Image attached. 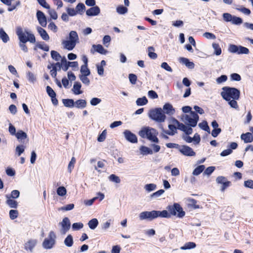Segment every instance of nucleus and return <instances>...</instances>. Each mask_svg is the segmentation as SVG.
I'll list each match as a JSON object with an SVG mask.
<instances>
[{"mask_svg": "<svg viewBox=\"0 0 253 253\" xmlns=\"http://www.w3.org/2000/svg\"><path fill=\"white\" fill-rule=\"evenodd\" d=\"M221 95L226 101H228L230 106L235 109L238 108L236 100L240 97V92L236 88L224 86L222 88Z\"/></svg>", "mask_w": 253, "mask_h": 253, "instance_id": "f257e3e1", "label": "nucleus"}, {"mask_svg": "<svg viewBox=\"0 0 253 253\" xmlns=\"http://www.w3.org/2000/svg\"><path fill=\"white\" fill-rule=\"evenodd\" d=\"M158 133L155 129L149 127H143L139 132V135L142 138H147L150 141L156 143L159 142V140L157 137Z\"/></svg>", "mask_w": 253, "mask_h": 253, "instance_id": "f03ea898", "label": "nucleus"}, {"mask_svg": "<svg viewBox=\"0 0 253 253\" xmlns=\"http://www.w3.org/2000/svg\"><path fill=\"white\" fill-rule=\"evenodd\" d=\"M16 33L20 42H27L34 43L36 42V38L33 34L26 30H23L20 27H18L16 29Z\"/></svg>", "mask_w": 253, "mask_h": 253, "instance_id": "7ed1b4c3", "label": "nucleus"}, {"mask_svg": "<svg viewBox=\"0 0 253 253\" xmlns=\"http://www.w3.org/2000/svg\"><path fill=\"white\" fill-rule=\"evenodd\" d=\"M149 117L158 123L164 122L166 119V116L161 108H157L149 110Z\"/></svg>", "mask_w": 253, "mask_h": 253, "instance_id": "20e7f679", "label": "nucleus"}, {"mask_svg": "<svg viewBox=\"0 0 253 253\" xmlns=\"http://www.w3.org/2000/svg\"><path fill=\"white\" fill-rule=\"evenodd\" d=\"M181 120L185 124L191 127H195L199 120V116L194 112H191L189 114H182Z\"/></svg>", "mask_w": 253, "mask_h": 253, "instance_id": "39448f33", "label": "nucleus"}, {"mask_svg": "<svg viewBox=\"0 0 253 253\" xmlns=\"http://www.w3.org/2000/svg\"><path fill=\"white\" fill-rule=\"evenodd\" d=\"M56 239L55 233L52 231H50L47 237L44 239L42 243V247L46 250L51 249L56 244Z\"/></svg>", "mask_w": 253, "mask_h": 253, "instance_id": "423d86ee", "label": "nucleus"}, {"mask_svg": "<svg viewBox=\"0 0 253 253\" xmlns=\"http://www.w3.org/2000/svg\"><path fill=\"white\" fill-rule=\"evenodd\" d=\"M167 209L171 215H176L179 218L183 217L185 214L182 208L178 203H174L172 206H168Z\"/></svg>", "mask_w": 253, "mask_h": 253, "instance_id": "0eeeda50", "label": "nucleus"}, {"mask_svg": "<svg viewBox=\"0 0 253 253\" xmlns=\"http://www.w3.org/2000/svg\"><path fill=\"white\" fill-rule=\"evenodd\" d=\"M181 124L175 119H171L168 126L169 130L165 131V133L169 135H174L177 133V129H180Z\"/></svg>", "mask_w": 253, "mask_h": 253, "instance_id": "6e6552de", "label": "nucleus"}, {"mask_svg": "<svg viewBox=\"0 0 253 253\" xmlns=\"http://www.w3.org/2000/svg\"><path fill=\"white\" fill-rule=\"evenodd\" d=\"M156 211H145L139 213V218L140 220H148L151 221L156 218Z\"/></svg>", "mask_w": 253, "mask_h": 253, "instance_id": "1a4fd4ad", "label": "nucleus"}, {"mask_svg": "<svg viewBox=\"0 0 253 253\" xmlns=\"http://www.w3.org/2000/svg\"><path fill=\"white\" fill-rule=\"evenodd\" d=\"M178 150L183 155L186 156H194L196 155L195 152L190 147L186 145H182L178 147Z\"/></svg>", "mask_w": 253, "mask_h": 253, "instance_id": "9d476101", "label": "nucleus"}, {"mask_svg": "<svg viewBox=\"0 0 253 253\" xmlns=\"http://www.w3.org/2000/svg\"><path fill=\"white\" fill-rule=\"evenodd\" d=\"M62 227L60 232L62 234H65L69 230L71 226V223L69 219L66 217H64L62 222L59 223Z\"/></svg>", "mask_w": 253, "mask_h": 253, "instance_id": "9b49d317", "label": "nucleus"}, {"mask_svg": "<svg viewBox=\"0 0 253 253\" xmlns=\"http://www.w3.org/2000/svg\"><path fill=\"white\" fill-rule=\"evenodd\" d=\"M123 134L127 141L132 143H135L137 142V136L130 131L128 130H126L124 131Z\"/></svg>", "mask_w": 253, "mask_h": 253, "instance_id": "f8f14e48", "label": "nucleus"}, {"mask_svg": "<svg viewBox=\"0 0 253 253\" xmlns=\"http://www.w3.org/2000/svg\"><path fill=\"white\" fill-rule=\"evenodd\" d=\"M216 181L218 184H221L222 185L221 190L222 191H224V190L230 186V182L227 180L226 177L222 176H218L216 179Z\"/></svg>", "mask_w": 253, "mask_h": 253, "instance_id": "ddd939ff", "label": "nucleus"}, {"mask_svg": "<svg viewBox=\"0 0 253 253\" xmlns=\"http://www.w3.org/2000/svg\"><path fill=\"white\" fill-rule=\"evenodd\" d=\"M95 52H97L103 55H106L108 52L102 45L101 44H93L90 49V52L94 54Z\"/></svg>", "mask_w": 253, "mask_h": 253, "instance_id": "4468645a", "label": "nucleus"}, {"mask_svg": "<svg viewBox=\"0 0 253 253\" xmlns=\"http://www.w3.org/2000/svg\"><path fill=\"white\" fill-rule=\"evenodd\" d=\"M36 15L39 24L43 27H46L47 20L44 14L42 11L38 10Z\"/></svg>", "mask_w": 253, "mask_h": 253, "instance_id": "2eb2a0df", "label": "nucleus"}, {"mask_svg": "<svg viewBox=\"0 0 253 253\" xmlns=\"http://www.w3.org/2000/svg\"><path fill=\"white\" fill-rule=\"evenodd\" d=\"M37 243L38 241L36 239H30L28 240L24 245L25 250L31 252H33Z\"/></svg>", "mask_w": 253, "mask_h": 253, "instance_id": "dca6fc26", "label": "nucleus"}, {"mask_svg": "<svg viewBox=\"0 0 253 253\" xmlns=\"http://www.w3.org/2000/svg\"><path fill=\"white\" fill-rule=\"evenodd\" d=\"M100 12L99 7L97 6H95L87 9L86 11V14L88 16H93L98 15Z\"/></svg>", "mask_w": 253, "mask_h": 253, "instance_id": "f3484780", "label": "nucleus"}, {"mask_svg": "<svg viewBox=\"0 0 253 253\" xmlns=\"http://www.w3.org/2000/svg\"><path fill=\"white\" fill-rule=\"evenodd\" d=\"M62 45L65 49L68 50H72L75 48L76 44L74 43V42L66 40L62 42Z\"/></svg>", "mask_w": 253, "mask_h": 253, "instance_id": "a211bd4d", "label": "nucleus"}, {"mask_svg": "<svg viewBox=\"0 0 253 253\" xmlns=\"http://www.w3.org/2000/svg\"><path fill=\"white\" fill-rule=\"evenodd\" d=\"M164 112L168 115H173L175 112V110L172 105L169 103H166L163 106Z\"/></svg>", "mask_w": 253, "mask_h": 253, "instance_id": "6ab92c4d", "label": "nucleus"}, {"mask_svg": "<svg viewBox=\"0 0 253 253\" xmlns=\"http://www.w3.org/2000/svg\"><path fill=\"white\" fill-rule=\"evenodd\" d=\"M241 139L246 143H250L253 141V136L252 133L247 132L241 134Z\"/></svg>", "mask_w": 253, "mask_h": 253, "instance_id": "aec40b11", "label": "nucleus"}, {"mask_svg": "<svg viewBox=\"0 0 253 253\" xmlns=\"http://www.w3.org/2000/svg\"><path fill=\"white\" fill-rule=\"evenodd\" d=\"M82 84L79 82H75L73 85L72 90L75 95H79L83 93L81 90Z\"/></svg>", "mask_w": 253, "mask_h": 253, "instance_id": "412c9836", "label": "nucleus"}, {"mask_svg": "<svg viewBox=\"0 0 253 253\" xmlns=\"http://www.w3.org/2000/svg\"><path fill=\"white\" fill-rule=\"evenodd\" d=\"M69 40L71 42H74L75 44H77L79 42V38L77 33L76 31H72L69 33Z\"/></svg>", "mask_w": 253, "mask_h": 253, "instance_id": "4be33fe9", "label": "nucleus"}, {"mask_svg": "<svg viewBox=\"0 0 253 253\" xmlns=\"http://www.w3.org/2000/svg\"><path fill=\"white\" fill-rule=\"evenodd\" d=\"M37 29L42 40L48 41L49 39V37L44 29L40 27H38Z\"/></svg>", "mask_w": 253, "mask_h": 253, "instance_id": "5701e85b", "label": "nucleus"}, {"mask_svg": "<svg viewBox=\"0 0 253 253\" xmlns=\"http://www.w3.org/2000/svg\"><path fill=\"white\" fill-rule=\"evenodd\" d=\"M6 203L7 205L9 206V207L11 208H16L17 207L18 203L17 202L12 199L9 196V195H6Z\"/></svg>", "mask_w": 253, "mask_h": 253, "instance_id": "b1692460", "label": "nucleus"}, {"mask_svg": "<svg viewBox=\"0 0 253 253\" xmlns=\"http://www.w3.org/2000/svg\"><path fill=\"white\" fill-rule=\"evenodd\" d=\"M139 150L141 154L142 155H152L153 153V151L151 149L145 146H140Z\"/></svg>", "mask_w": 253, "mask_h": 253, "instance_id": "393cba45", "label": "nucleus"}, {"mask_svg": "<svg viewBox=\"0 0 253 253\" xmlns=\"http://www.w3.org/2000/svg\"><path fill=\"white\" fill-rule=\"evenodd\" d=\"M156 218L162 217V218H169L171 215L170 212L169 213L167 211L164 210L163 211H156Z\"/></svg>", "mask_w": 253, "mask_h": 253, "instance_id": "a878e982", "label": "nucleus"}, {"mask_svg": "<svg viewBox=\"0 0 253 253\" xmlns=\"http://www.w3.org/2000/svg\"><path fill=\"white\" fill-rule=\"evenodd\" d=\"M179 61L180 63L185 65L189 69H192L194 67V64L189 61L187 58L184 57H180L179 59Z\"/></svg>", "mask_w": 253, "mask_h": 253, "instance_id": "bb28decb", "label": "nucleus"}, {"mask_svg": "<svg viewBox=\"0 0 253 253\" xmlns=\"http://www.w3.org/2000/svg\"><path fill=\"white\" fill-rule=\"evenodd\" d=\"M187 205L193 209H199L200 207L197 204V201L193 199L188 198L187 199Z\"/></svg>", "mask_w": 253, "mask_h": 253, "instance_id": "cd10ccee", "label": "nucleus"}, {"mask_svg": "<svg viewBox=\"0 0 253 253\" xmlns=\"http://www.w3.org/2000/svg\"><path fill=\"white\" fill-rule=\"evenodd\" d=\"M74 107L77 108H84L86 106V101L84 99H79L74 102Z\"/></svg>", "mask_w": 253, "mask_h": 253, "instance_id": "c85d7f7f", "label": "nucleus"}, {"mask_svg": "<svg viewBox=\"0 0 253 253\" xmlns=\"http://www.w3.org/2000/svg\"><path fill=\"white\" fill-rule=\"evenodd\" d=\"M0 38L4 43H6L9 40L8 35L2 28L0 29Z\"/></svg>", "mask_w": 253, "mask_h": 253, "instance_id": "c756f323", "label": "nucleus"}, {"mask_svg": "<svg viewBox=\"0 0 253 253\" xmlns=\"http://www.w3.org/2000/svg\"><path fill=\"white\" fill-rule=\"evenodd\" d=\"M180 126V130L184 131L185 132V134L189 135L192 133L193 129L191 127L186 126L182 123Z\"/></svg>", "mask_w": 253, "mask_h": 253, "instance_id": "7c9ffc66", "label": "nucleus"}, {"mask_svg": "<svg viewBox=\"0 0 253 253\" xmlns=\"http://www.w3.org/2000/svg\"><path fill=\"white\" fill-rule=\"evenodd\" d=\"M98 224V221L96 218H93L88 222L89 227L92 229H95Z\"/></svg>", "mask_w": 253, "mask_h": 253, "instance_id": "2f4dec72", "label": "nucleus"}, {"mask_svg": "<svg viewBox=\"0 0 253 253\" xmlns=\"http://www.w3.org/2000/svg\"><path fill=\"white\" fill-rule=\"evenodd\" d=\"M196 246V244L194 242H187L183 246L181 247L180 249L182 250H190L195 248Z\"/></svg>", "mask_w": 253, "mask_h": 253, "instance_id": "473e14b6", "label": "nucleus"}, {"mask_svg": "<svg viewBox=\"0 0 253 253\" xmlns=\"http://www.w3.org/2000/svg\"><path fill=\"white\" fill-rule=\"evenodd\" d=\"M212 47L214 49L213 53L216 55H219L221 54V49L218 43H212Z\"/></svg>", "mask_w": 253, "mask_h": 253, "instance_id": "72a5a7b5", "label": "nucleus"}, {"mask_svg": "<svg viewBox=\"0 0 253 253\" xmlns=\"http://www.w3.org/2000/svg\"><path fill=\"white\" fill-rule=\"evenodd\" d=\"M154 48L153 46H149L148 47V56L153 59H155L157 58V54L154 51Z\"/></svg>", "mask_w": 253, "mask_h": 253, "instance_id": "f704fd0d", "label": "nucleus"}, {"mask_svg": "<svg viewBox=\"0 0 253 253\" xmlns=\"http://www.w3.org/2000/svg\"><path fill=\"white\" fill-rule=\"evenodd\" d=\"M63 103L65 106L70 108L74 107V101L72 99H66L63 100Z\"/></svg>", "mask_w": 253, "mask_h": 253, "instance_id": "c9c22d12", "label": "nucleus"}, {"mask_svg": "<svg viewBox=\"0 0 253 253\" xmlns=\"http://www.w3.org/2000/svg\"><path fill=\"white\" fill-rule=\"evenodd\" d=\"M65 245L68 247H71L73 244V238L72 235H68L64 240Z\"/></svg>", "mask_w": 253, "mask_h": 253, "instance_id": "e433bc0d", "label": "nucleus"}, {"mask_svg": "<svg viewBox=\"0 0 253 253\" xmlns=\"http://www.w3.org/2000/svg\"><path fill=\"white\" fill-rule=\"evenodd\" d=\"M51 56L53 59L56 61L61 60V59L62 58L60 54L56 51L54 50H52L51 51Z\"/></svg>", "mask_w": 253, "mask_h": 253, "instance_id": "4c0bfd02", "label": "nucleus"}, {"mask_svg": "<svg viewBox=\"0 0 253 253\" xmlns=\"http://www.w3.org/2000/svg\"><path fill=\"white\" fill-rule=\"evenodd\" d=\"M27 78L29 82L34 84L36 82V77L34 73L31 72L27 73Z\"/></svg>", "mask_w": 253, "mask_h": 253, "instance_id": "58836bf2", "label": "nucleus"}, {"mask_svg": "<svg viewBox=\"0 0 253 253\" xmlns=\"http://www.w3.org/2000/svg\"><path fill=\"white\" fill-rule=\"evenodd\" d=\"M249 49L247 48V47L242 46L241 45L238 46V54H248L249 53Z\"/></svg>", "mask_w": 253, "mask_h": 253, "instance_id": "ea45409f", "label": "nucleus"}, {"mask_svg": "<svg viewBox=\"0 0 253 253\" xmlns=\"http://www.w3.org/2000/svg\"><path fill=\"white\" fill-rule=\"evenodd\" d=\"M205 167L204 165H200L197 167L193 170L192 174L194 175H198L200 174L205 169Z\"/></svg>", "mask_w": 253, "mask_h": 253, "instance_id": "a19ab883", "label": "nucleus"}, {"mask_svg": "<svg viewBox=\"0 0 253 253\" xmlns=\"http://www.w3.org/2000/svg\"><path fill=\"white\" fill-rule=\"evenodd\" d=\"M148 103V100L146 97L144 96L141 98H138L136 101V103L138 106H143L146 105Z\"/></svg>", "mask_w": 253, "mask_h": 253, "instance_id": "79ce46f5", "label": "nucleus"}, {"mask_svg": "<svg viewBox=\"0 0 253 253\" xmlns=\"http://www.w3.org/2000/svg\"><path fill=\"white\" fill-rule=\"evenodd\" d=\"M16 137L19 140L26 139L27 137V134L22 130H18L16 134Z\"/></svg>", "mask_w": 253, "mask_h": 253, "instance_id": "37998d69", "label": "nucleus"}, {"mask_svg": "<svg viewBox=\"0 0 253 253\" xmlns=\"http://www.w3.org/2000/svg\"><path fill=\"white\" fill-rule=\"evenodd\" d=\"M157 188L156 184L153 183L147 184L145 185L144 189L148 192L155 190Z\"/></svg>", "mask_w": 253, "mask_h": 253, "instance_id": "c03bdc74", "label": "nucleus"}, {"mask_svg": "<svg viewBox=\"0 0 253 253\" xmlns=\"http://www.w3.org/2000/svg\"><path fill=\"white\" fill-rule=\"evenodd\" d=\"M36 47H38L45 51H48L49 50V46L43 42L37 43L36 47L34 48L35 50H36Z\"/></svg>", "mask_w": 253, "mask_h": 253, "instance_id": "a18cd8bd", "label": "nucleus"}, {"mask_svg": "<svg viewBox=\"0 0 253 253\" xmlns=\"http://www.w3.org/2000/svg\"><path fill=\"white\" fill-rule=\"evenodd\" d=\"M116 11L120 14H125L127 12L128 9L126 7L120 5L117 7Z\"/></svg>", "mask_w": 253, "mask_h": 253, "instance_id": "49530a36", "label": "nucleus"}, {"mask_svg": "<svg viewBox=\"0 0 253 253\" xmlns=\"http://www.w3.org/2000/svg\"><path fill=\"white\" fill-rule=\"evenodd\" d=\"M81 75H89L90 74V71L87 68V65H83L81 68Z\"/></svg>", "mask_w": 253, "mask_h": 253, "instance_id": "de8ad7c7", "label": "nucleus"}, {"mask_svg": "<svg viewBox=\"0 0 253 253\" xmlns=\"http://www.w3.org/2000/svg\"><path fill=\"white\" fill-rule=\"evenodd\" d=\"M67 193L66 188L63 186H60L57 189V194L59 196H64Z\"/></svg>", "mask_w": 253, "mask_h": 253, "instance_id": "09e8293b", "label": "nucleus"}, {"mask_svg": "<svg viewBox=\"0 0 253 253\" xmlns=\"http://www.w3.org/2000/svg\"><path fill=\"white\" fill-rule=\"evenodd\" d=\"M25 150V146L23 145H18L15 149L16 154L18 156H20Z\"/></svg>", "mask_w": 253, "mask_h": 253, "instance_id": "8fccbe9b", "label": "nucleus"}, {"mask_svg": "<svg viewBox=\"0 0 253 253\" xmlns=\"http://www.w3.org/2000/svg\"><path fill=\"white\" fill-rule=\"evenodd\" d=\"M74 205L73 204H70L66 205L65 206L59 208V211H68L73 210L74 208Z\"/></svg>", "mask_w": 253, "mask_h": 253, "instance_id": "3c124183", "label": "nucleus"}, {"mask_svg": "<svg viewBox=\"0 0 253 253\" xmlns=\"http://www.w3.org/2000/svg\"><path fill=\"white\" fill-rule=\"evenodd\" d=\"M88 75H80V79L83 82V84H85L86 85H88L90 84V81L89 79L87 77Z\"/></svg>", "mask_w": 253, "mask_h": 253, "instance_id": "603ef678", "label": "nucleus"}, {"mask_svg": "<svg viewBox=\"0 0 253 253\" xmlns=\"http://www.w3.org/2000/svg\"><path fill=\"white\" fill-rule=\"evenodd\" d=\"M18 215V211L17 210H11L9 211V217L12 220L15 219Z\"/></svg>", "mask_w": 253, "mask_h": 253, "instance_id": "864d4df0", "label": "nucleus"}, {"mask_svg": "<svg viewBox=\"0 0 253 253\" xmlns=\"http://www.w3.org/2000/svg\"><path fill=\"white\" fill-rule=\"evenodd\" d=\"M76 163V159L75 157H72L68 166V170L71 173L72 169L74 167V165Z\"/></svg>", "mask_w": 253, "mask_h": 253, "instance_id": "5fc2aeb1", "label": "nucleus"}, {"mask_svg": "<svg viewBox=\"0 0 253 253\" xmlns=\"http://www.w3.org/2000/svg\"><path fill=\"white\" fill-rule=\"evenodd\" d=\"M48 13L49 15H50L51 18L56 20L58 18V15L57 12L55 11L54 9H51L49 8V9H48Z\"/></svg>", "mask_w": 253, "mask_h": 253, "instance_id": "6e6d98bb", "label": "nucleus"}, {"mask_svg": "<svg viewBox=\"0 0 253 253\" xmlns=\"http://www.w3.org/2000/svg\"><path fill=\"white\" fill-rule=\"evenodd\" d=\"M109 179L110 181L115 182L116 183H119L121 182V180H120V178L118 176H116V175L113 174H111L109 176Z\"/></svg>", "mask_w": 253, "mask_h": 253, "instance_id": "4d7b16f0", "label": "nucleus"}, {"mask_svg": "<svg viewBox=\"0 0 253 253\" xmlns=\"http://www.w3.org/2000/svg\"><path fill=\"white\" fill-rule=\"evenodd\" d=\"M199 127L203 129V130H205L207 131H208L209 133H210V128L208 125V124L207 122H203L199 124Z\"/></svg>", "mask_w": 253, "mask_h": 253, "instance_id": "13d9d810", "label": "nucleus"}, {"mask_svg": "<svg viewBox=\"0 0 253 253\" xmlns=\"http://www.w3.org/2000/svg\"><path fill=\"white\" fill-rule=\"evenodd\" d=\"M61 61V64H62V69L64 71H67L68 69V67L67 66V59H66V57L65 56L62 57Z\"/></svg>", "mask_w": 253, "mask_h": 253, "instance_id": "bf43d9fd", "label": "nucleus"}, {"mask_svg": "<svg viewBox=\"0 0 253 253\" xmlns=\"http://www.w3.org/2000/svg\"><path fill=\"white\" fill-rule=\"evenodd\" d=\"M106 130H104L97 138L98 142H103L105 140L106 137Z\"/></svg>", "mask_w": 253, "mask_h": 253, "instance_id": "052dcab7", "label": "nucleus"}, {"mask_svg": "<svg viewBox=\"0 0 253 253\" xmlns=\"http://www.w3.org/2000/svg\"><path fill=\"white\" fill-rule=\"evenodd\" d=\"M67 12L69 16H74L77 14L76 9L68 7L66 9Z\"/></svg>", "mask_w": 253, "mask_h": 253, "instance_id": "680f3d73", "label": "nucleus"}, {"mask_svg": "<svg viewBox=\"0 0 253 253\" xmlns=\"http://www.w3.org/2000/svg\"><path fill=\"white\" fill-rule=\"evenodd\" d=\"M164 192H165V190H163V189L159 190L158 191L153 193L151 195V197L152 198H156L159 197L162 194H163L164 193Z\"/></svg>", "mask_w": 253, "mask_h": 253, "instance_id": "e2e57ef3", "label": "nucleus"}, {"mask_svg": "<svg viewBox=\"0 0 253 253\" xmlns=\"http://www.w3.org/2000/svg\"><path fill=\"white\" fill-rule=\"evenodd\" d=\"M236 9L238 11L242 12L243 13H244L247 15H250L251 13V11L249 9L247 8L244 7H241L240 8H237Z\"/></svg>", "mask_w": 253, "mask_h": 253, "instance_id": "0e129e2a", "label": "nucleus"}, {"mask_svg": "<svg viewBox=\"0 0 253 253\" xmlns=\"http://www.w3.org/2000/svg\"><path fill=\"white\" fill-rule=\"evenodd\" d=\"M227 80V77L226 75H221L220 77L217 78L216 82L217 84H221L222 83L226 82Z\"/></svg>", "mask_w": 253, "mask_h": 253, "instance_id": "69168bd1", "label": "nucleus"}, {"mask_svg": "<svg viewBox=\"0 0 253 253\" xmlns=\"http://www.w3.org/2000/svg\"><path fill=\"white\" fill-rule=\"evenodd\" d=\"M101 102V99L97 97H93L90 100V103L92 106H96L99 104Z\"/></svg>", "mask_w": 253, "mask_h": 253, "instance_id": "338daca9", "label": "nucleus"}, {"mask_svg": "<svg viewBox=\"0 0 253 253\" xmlns=\"http://www.w3.org/2000/svg\"><path fill=\"white\" fill-rule=\"evenodd\" d=\"M84 226V225L81 222L74 223L72 225V228L74 230H78L82 229Z\"/></svg>", "mask_w": 253, "mask_h": 253, "instance_id": "774afa93", "label": "nucleus"}]
</instances>
